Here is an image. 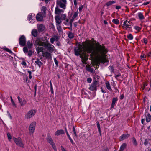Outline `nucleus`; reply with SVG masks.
<instances>
[{
  "label": "nucleus",
  "instance_id": "1",
  "mask_svg": "<svg viewBox=\"0 0 151 151\" xmlns=\"http://www.w3.org/2000/svg\"><path fill=\"white\" fill-rule=\"evenodd\" d=\"M74 51L75 55H80L83 63L85 64H86V62L88 59L87 54L91 53V57L95 62L93 64L97 65L100 62H106V54L108 52L105 47L97 44L94 47L92 43L87 41L79 44L78 47L74 49Z\"/></svg>",
  "mask_w": 151,
  "mask_h": 151
},
{
  "label": "nucleus",
  "instance_id": "2",
  "mask_svg": "<svg viewBox=\"0 0 151 151\" xmlns=\"http://www.w3.org/2000/svg\"><path fill=\"white\" fill-rule=\"evenodd\" d=\"M35 45L36 47V50L37 54L40 52L43 53L44 49L41 46H43L46 49L50 52H52L55 50L54 46L49 42L47 40L44 42H42L40 38H37L35 42Z\"/></svg>",
  "mask_w": 151,
  "mask_h": 151
},
{
  "label": "nucleus",
  "instance_id": "3",
  "mask_svg": "<svg viewBox=\"0 0 151 151\" xmlns=\"http://www.w3.org/2000/svg\"><path fill=\"white\" fill-rule=\"evenodd\" d=\"M56 4L60 8L65 9L67 4L66 0H57Z\"/></svg>",
  "mask_w": 151,
  "mask_h": 151
},
{
  "label": "nucleus",
  "instance_id": "4",
  "mask_svg": "<svg viewBox=\"0 0 151 151\" xmlns=\"http://www.w3.org/2000/svg\"><path fill=\"white\" fill-rule=\"evenodd\" d=\"M37 111L35 109H31L28 111L25 116L26 119H29L34 116L36 113Z\"/></svg>",
  "mask_w": 151,
  "mask_h": 151
},
{
  "label": "nucleus",
  "instance_id": "5",
  "mask_svg": "<svg viewBox=\"0 0 151 151\" xmlns=\"http://www.w3.org/2000/svg\"><path fill=\"white\" fill-rule=\"evenodd\" d=\"M13 139L17 145H18L23 148H24V145L22 142L21 138L19 137L17 138L14 137L13 138Z\"/></svg>",
  "mask_w": 151,
  "mask_h": 151
},
{
  "label": "nucleus",
  "instance_id": "6",
  "mask_svg": "<svg viewBox=\"0 0 151 151\" xmlns=\"http://www.w3.org/2000/svg\"><path fill=\"white\" fill-rule=\"evenodd\" d=\"M132 22L130 21L126 20L123 24L122 27L125 30H127L131 28Z\"/></svg>",
  "mask_w": 151,
  "mask_h": 151
},
{
  "label": "nucleus",
  "instance_id": "7",
  "mask_svg": "<svg viewBox=\"0 0 151 151\" xmlns=\"http://www.w3.org/2000/svg\"><path fill=\"white\" fill-rule=\"evenodd\" d=\"M35 126L36 123L35 122L30 124L29 128V133L30 135H32L34 133Z\"/></svg>",
  "mask_w": 151,
  "mask_h": 151
},
{
  "label": "nucleus",
  "instance_id": "8",
  "mask_svg": "<svg viewBox=\"0 0 151 151\" xmlns=\"http://www.w3.org/2000/svg\"><path fill=\"white\" fill-rule=\"evenodd\" d=\"M47 142L50 144L52 146L54 150L56 151L57 149L56 147L54 144V143L52 139L51 138V137L50 135H48L47 137Z\"/></svg>",
  "mask_w": 151,
  "mask_h": 151
},
{
  "label": "nucleus",
  "instance_id": "9",
  "mask_svg": "<svg viewBox=\"0 0 151 151\" xmlns=\"http://www.w3.org/2000/svg\"><path fill=\"white\" fill-rule=\"evenodd\" d=\"M26 39L25 36L23 35L21 36L19 40V45L22 46H24L26 44Z\"/></svg>",
  "mask_w": 151,
  "mask_h": 151
},
{
  "label": "nucleus",
  "instance_id": "10",
  "mask_svg": "<svg viewBox=\"0 0 151 151\" xmlns=\"http://www.w3.org/2000/svg\"><path fill=\"white\" fill-rule=\"evenodd\" d=\"M35 14L33 13L29 14L28 15V19L30 21V23H33L35 22Z\"/></svg>",
  "mask_w": 151,
  "mask_h": 151
},
{
  "label": "nucleus",
  "instance_id": "11",
  "mask_svg": "<svg viewBox=\"0 0 151 151\" xmlns=\"http://www.w3.org/2000/svg\"><path fill=\"white\" fill-rule=\"evenodd\" d=\"M97 85V82L96 81L93 82L89 88V89L91 91H96Z\"/></svg>",
  "mask_w": 151,
  "mask_h": 151
},
{
  "label": "nucleus",
  "instance_id": "12",
  "mask_svg": "<svg viewBox=\"0 0 151 151\" xmlns=\"http://www.w3.org/2000/svg\"><path fill=\"white\" fill-rule=\"evenodd\" d=\"M63 12L64 11L62 9L59 8L58 6H57L55 8V12L56 14H59Z\"/></svg>",
  "mask_w": 151,
  "mask_h": 151
},
{
  "label": "nucleus",
  "instance_id": "13",
  "mask_svg": "<svg viewBox=\"0 0 151 151\" xmlns=\"http://www.w3.org/2000/svg\"><path fill=\"white\" fill-rule=\"evenodd\" d=\"M55 19L56 20V24H61L62 21L59 16H55Z\"/></svg>",
  "mask_w": 151,
  "mask_h": 151
},
{
  "label": "nucleus",
  "instance_id": "14",
  "mask_svg": "<svg viewBox=\"0 0 151 151\" xmlns=\"http://www.w3.org/2000/svg\"><path fill=\"white\" fill-rule=\"evenodd\" d=\"M37 27L38 31L39 32L43 31L45 29V27L42 24L37 25Z\"/></svg>",
  "mask_w": 151,
  "mask_h": 151
},
{
  "label": "nucleus",
  "instance_id": "15",
  "mask_svg": "<svg viewBox=\"0 0 151 151\" xmlns=\"http://www.w3.org/2000/svg\"><path fill=\"white\" fill-rule=\"evenodd\" d=\"M129 136V135L128 134H124L120 137V140L121 141L124 140L127 138Z\"/></svg>",
  "mask_w": 151,
  "mask_h": 151
},
{
  "label": "nucleus",
  "instance_id": "16",
  "mask_svg": "<svg viewBox=\"0 0 151 151\" xmlns=\"http://www.w3.org/2000/svg\"><path fill=\"white\" fill-rule=\"evenodd\" d=\"M36 18L37 20L39 21H42L43 19V17L42 15L40 13H39L37 14Z\"/></svg>",
  "mask_w": 151,
  "mask_h": 151
},
{
  "label": "nucleus",
  "instance_id": "17",
  "mask_svg": "<svg viewBox=\"0 0 151 151\" xmlns=\"http://www.w3.org/2000/svg\"><path fill=\"white\" fill-rule=\"evenodd\" d=\"M64 133V132L63 130L60 129L58 130L55 133V135L56 136H59L60 134H63Z\"/></svg>",
  "mask_w": 151,
  "mask_h": 151
},
{
  "label": "nucleus",
  "instance_id": "18",
  "mask_svg": "<svg viewBox=\"0 0 151 151\" xmlns=\"http://www.w3.org/2000/svg\"><path fill=\"white\" fill-rule=\"evenodd\" d=\"M17 98L21 106H23L26 104V102L25 100H22L19 96H18Z\"/></svg>",
  "mask_w": 151,
  "mask_h": 151
},
{
  "label": "nucleus",
  "instance_id": "19",
  "mask_svg": "<svg viewBox=\"0 0 151 151\" xmlns=\"http://www.w3.org/2000/svg\"><path fill=\"white\" fill-rule=\"evenodd\" d=\"M43 56L46 57L47 58L50 59L51 58V54L47 52H44L43 53Z\"/></svg>",
  "mask_w": 151,
  "mask_h": 151
},
{
  "label": "nucleus",
  "instance_id": "20",
  "mask_svg": "<svg viewBox=\"0 0 151 151\" xmlns=\"http://www.w3.org/2000/svg\"><path fill=\"white\" fill-rule=\"evenodd\" d=\"M78 11L76 12L74 14L72 19H71V22H73L75 19L78 17Z\"/></svg>",
  "mask_w": 151,
  "mask_h": 151
},
{
  "label": "nucleus",
  "instance_id": "21",
  "mask_svg": "<svg viewBox=\"0 0 151 151\" xmlns=\"http://www.w3.org/2000/svg\"><path fill=\"white\" fill-rule=\"evenodd\" d=\"M72 22H71V20H70V21H69V20L68 19H66V20H65L64 22L63 23L64 24H65L66 25H70V26L72 27Z\"/></svg>",
  "mask_w": 151,
  "mask_h": 151
},
{
  "label": "nucleus",
  "instance_id": "22",
  "mask_svg": "<svg viewBox=\"0 0 151 151\" xmlns=\"http://www.w3.org/2000/svg\"><path fill=\"white\" fill-rule=\"evenodd\" d=\"M106 86L107 88L109 91L112 90L110 85L109 82L107 81L105 83Z\"/></svg>",
  "mask_w": 151,
  "mask_h": 151
},
{
  "label": "nucleus",
  "instance_id": "23",
  "mask_svg": "<svg viewBox=\"0 0 151 151\" xmlns=\"http://www.w3.org/2000/svg\"><path fill=\"white\" fill-rule=\"evenodd\" d=\"M146 121L147 122H149L151 120V115L150 114L148 113L146 115Z\"/></svg>",
  "mask_w": 151,
  "mask_h": 151
},
{
  "label": "nucleus",
  "instance_id": "24",
  "mask_svg": "<svg viewBox=\"0 0 151 151\" xmlns=\"http://www.w3.org/2000/svg\"><path fill=\"white\" fill-rule=\"evenodd\" d=\"M126 144L125 143H124L122 144L120 147L119 149L120 151H123L126 147Z\"/></svg>",
  "mask_w": 151,
  "mask_h": 151
},
{
  "label": "nucleus",
  "instance_id": "25",
  "mask_svg": "<svg viewBox=\"0 0 151 151\" xmlns=\"http://www.w3.org/2000/svg\"><path fill=\"white\" fill-rule=\"evenodd\" d=\"M27 45L28 48L29 49L32 48L33 46V44L31 41H28L27 42Z\"/></svg>",
  "mask_w": 151,
  "mask_h": 151
},
{
  "label": "nucleus",
  "instance_id": "26",
  "mask_svg": "<svg viewBox=\"0 0 151 151\" xmlns=\"http://www.w3.org/2000/svg\"><path fill=\"white\" fill-rule=\"evenodd\" d=\"M31 34L32 36L34 37H36L37 34V30L35 29H33L31 32Z\"/></svg>",
  "mask_w": 151,
  "mask_h": 151
},
{
  "label": "nucleus",
  "instance_id": "27",
  "mask_svg": "<svg viewBox=\"0 0 151 151\" xmlns=\"http://www.w3.org/2000/svg\"><path fill=\"white\" fill-rule=\"evenodd\" d=\"M86 69L87 71H88L91 72H92L93 70V69L91 68L90 66V65H86Z\"/></svg>",
  "mask_w": 151,
  "mask_h": 151
},
{
  "label": "nucleus",
  "instance_id": "28",
  "mask_svg": "<svg viewBox=\"0 0 151 151\" xmlns=\"http://www.w3.org/2000/svg\"><path fill=\"white\" fill-rule=\"evenodd\" d=\"M35 63L39 67H40L43 64V63L41 62L40 60H37L35 61Z\"/></svg>",
  "mask_w": 151,
  "mask_h": 151
},
{
  "label": "nucleus",
  "instance_id": "29",
  "mask_svg": "<svg viewBox=\"0 0 151 151\" xmlns=\"http://www.w3.org/2000/svg\"><path fill=\"white\" fill-rule=\"evenodd\" d=\"M115 1H108L106 3V5L107 6H110L112 4H113L115 3Z\"/></svg>",
  "mask_w": 151,
  "mask_h": 151
},
{
  "label": "nucleus",
  "instance_id": "30",
  "mask_svg": "<svg viewBox=\"0 0 151 151\" xmlns=\"http://www.w3.org/2000/svg\"><path fill=\"white\" fill-rule=\"evenodd\" d=\"M138 15V17L140 20H143L144 19V16L142 13H139Z\"/></svg>",
  "mask_w": 151,
  "mask_h": 151
},
{
  "label": "nucleus",
  "instance_id": "31",
  "mask_svg": "<svg viewBox=\"0 0 151 151\" xmlns=\"http://www.w3.org/2000/svg\"><path fill=\"white\" fill-rule=\"evenodd\" d=\"M61 24H56V27L57 30L60 32H61L62 31L61 26Z\"/></svg>",
  "mask_w": 151,
  "mask_h": 151
},
{
  "label": "nucleus",
  "instance_id": "32",
  "mask_svg": "<svg viewBox=\"0 0 151 151\" xmlns=\"http://www.w3.org/2000/svg\"><path fill=\"white\" fill-rule=\"evenodd\" d=\"M66 133L68 137V138H69V140H70V142H71V143L72 144H73L74 143V142L73 141V140H72V139H71V137H70L68 132L67 131H66Z\"/></svg>",
  "mask_w": 151,
  "mask_h": 151
},
{
  "label": "nucleus",
  "instance_id": "33",
  "mask_svg": "<svg viewBox=\"0 0 151 151\" xmlns=\"http://www.w3.org/2000/svg\"><path fill=\"white\" fill-rule=\"evenodd\" d=\"M112 22L116 24H118L119 23V21L117 19H114L112 20Z\"/></svg>",
  "mask_w": 151,
  "mask_h": 151
},
{
  "label": "nucleus",
  "instance_id": "34",
  "mask_svg": "<svg viewBox=\"0 0 151 151\" xmlns=\"http://www.w3.org/2000/svg\"><path fill=\"white\" fill-rule=\"evenodd\" d=\"M68 36L70 38H73L74 37L73 34L71 32H69L68 34Z\"/></svg>",
  "mask_w": 151,
  "mask_h": 151
},
{
  "label": "nucleus",
  "instance_id": "35",
  "mask_svg": "<svg viewBox=\"0 0 151 151\" xmlns=\"http://www.w3.org/2000/svg\"><path fill=\"white\" fill-rule=\"evenodd\" d=\"M127 37L129 40H132L133 39V36L131 34H129L127 36Z\"/></svg>",
  "mask_w": 151,
  "mask_h": 151
},
{
  "label": "nucleus",
  "instance_id": "36",
  "mask_svg": "<svg viewBox=\"0 0 151 151\" xmlns=\"http://www.w3.org/2000/svg\"><path fill=\"white\" fill-rule=\"evenodd\" d=\"M66 18V15L65 14H63L61 15V18L62 19L65 20Z\"/></svg>",
  "mask_w": 151,
  "mask_h": 151
},
{
  "label": "nucleus",
  "instance_id": "37",
  "mask_svg": "<svg viewBox=\"0 0 151 151\" xmlns=\"http://www.w3.org/2000/svg\"><path fill=\"white\" fill-rule=\"evenodd\" d=\"M150 139H146L145 140V142H144V144L145 145H146L147 144H150V143L149 142Z\"/></svg>",
  "mask_w": 151,
  "mask_h": 151
},
{
  "label": "nucleus",
  "instance_id": "38",
  "mask_svg": "<svg viewBox=\"0 0 151 151\" xmlns=\"http://www.w3.org/2000/svg\"><path fill=\"white\" fill-rule=\"evenodd\" d=\"M23 51L25 53H27L28 52V48L27 47H24L23 49Z\"/></svg>",
  "mask_w": 151,
  "mask_h": 151
},
{
  "label": "nucleus",
  "instance_id": "39",
  "mask_svg": "<svg viewBox=\"0 0 151 151\" xmlns=\"http://www.w3.org/2000/svg\"><path fill=\"white\" fill-rule=\"evenodd\" d=\"M56 40V37H53L50 38V42L53 44L54 43V41Z\"/></svg>",
  "mask_w": 151,
  "mask_h": 151
},
{
  "label": "nucleus",
  "instance_id": "40",
  "mask_svg": "<svg viewBox=\"0 0 151 151\" xmlns=\"http://www.w3.org/2000/svg\"><path fill=\"white\" fill-rule=\"evenodd\" d=\"M73 137L74 138L77 136L76 133V132L74 127H73Z\"/></svg>",
  "mask_w": 151,
  "mask_h": 151
},
{
  "label": "nucleus",
  "instance_id": "41",
  "mask_svg": "<svg viewBox=\"0 0 151 151\" xmlns=\"http://www.w3.org/2000/svg\"><path fill=\"white\" fill-rule=\"evenodd\" d=\"M97 125L99 132L101 133V128L100 126L99 122L97 123Z\"/></svg>",
  "mask_w": 151,
  "mask_h": 151
},
{
  "label": "nucleus",
  "instance_id": "42",
  "mask_svg": "<svg viewBox=\"0 0 151 151\" xmlns=\"http://www.w3.org/2000/svg\"><path fill=\"white\" fill-rule=\"evenodd\" d=\"M7 137L9 141H10L12 139V137L9 133H8L7 134Z\"/></svg>",
  "mask_w": 151,
  "mask_h": 151
},
{
  "label": "nucleus",
  "instance_id": "43",
  "mask_svg": "<svg viewBox=\"0 0 151 151\" xmlns=\"http://www.w3.org/2000/svg\"><path fill=\"white\" fill-rule=\"evenodd\" d=\"M132 141L134 144L135 145H137L136 139L134 137H133Z\"/></svg>",
  "mask_w": 151,
  "mask_h": 151
},
{
  "label": "nucleus",
  "instance_id": "44",
  "mask_svg": "<svg viewBox=\"0 0 151 151\" xmlns=\"http://www.w3.org/2000/svg\"><path fill=\"white\" fill-rule=\"evenodd\" d=\"M11 102L12 103V104L15 107L16 106V104L15 103L13 99L12 98V97H11Z\"/></svg>",
  "mask_w": 151,
  "mask_h": 151
},
{
  "label": "nucleus",
  "instance_id": "45",
  "mask_svg": "<svg viewBox=\"0 0 151 151\" xmlns=\"http://www.w3.org/2000/svg\"><path fill=\"white\" fill-rule=\"evenodd\" d=\"M28 52V55L30 57L32 55L33 52L32 50H29Z\"/></svg>",
  "mask_w": 151,
  "mask_h": 151
},
{
  "label": "nucleus",
  "instance_id": "46",
  "mask_svg": "<svg viewBox=\"0 0 151 151\" xmlns=\"http://www.w3.org/2000/svg\"><path fill=\"white\" fill-rule=\"evenodd\" d=\"M117 100V98H114L113 99L112 103H115L116 101Z\"/></svg>",
  "mask_w": 151,
  "mask_h": 151
},
{
  "label": "nucleus",
  "instance_id": "47",
  "mask_svg": "<svg viewBox=\"0 0 151 151\" xmlns=\"http://www.w3.org/2000/svg\"><path fill=\"white\" fill-rule=\"evenodd\" d=\"M134 28L136 30H137V31H139L140 29V27H138V26H135L134 27Z\"/></svg>",
  "mask_w": 151,
  "mask_h": 151
},
{
  "label": "nucleus",
  "instance_id": "48",
  "mask_svg": "<svg viewBox=\"0 0 151 151\" xmlns=\"http://www.w3.org/2000/svg\"><path fill=\"white\" fill-rule=\"evenodd\" d=\"M54 62H55L56 65L57 66L58 65V62L57 61L56 58H54Z\"/></svg>",
  "mask_w": 151,
  "mask_h": 151
},
{
  "label": "nucleus",
  "instance_id": "49",
  "mask_svg": "<svg viewBox=\"0 0 151 151\" xmlns=\"http://www.w3.org/2000/svg\"><path fill=\"white\" fill-rule=\"evenodd\" d=\"M5 50H6V51L9 52V53H12V51L10 49H9L8 48H6Z\"/></svg>",
  "mask_w": 151,
  "mask_h": 151
},
{
  "label": "nucleus",
  "instance_id": "50",
  "mask_svg": "<svg viewBox=\"0 0 151 151\" xmlns=\"http://www.w3.org/2000/svg\"><path fill=\"white\" fill-rule=\"evenodd\" d=\"M28 72L29 73V78L31 79L32 78V76H31V72L30 71H29Z\"/></svg>",
  "mask_w": 151,
  "mask_h": 151
},
{
  "label": "nucleus",
  "instance_id": "51",
  "mask_svg": "<svg viewBox=\"0 0 151 151\" xmlns=\"http://www.w3.org/2000/svg\"><path fill=\"white\" fill-rule=\"evenodd\" d=\"M87 81L88 83H90L92 81V79L91 78H88L87 79Z\"/></svg>",
  "mask_w": 151,
  "mask_h": 151
},
{
  "label": "nucleus",
  "instance_id": "52",
  "mask_svg": "<svg viewBox=\"0 0 151 151\" xmlns=\"http://www.w3.org/2000/svg\"><path fill=\"white\" fill-rule=\"evenodd\" d=\"M22 65H24L25 66H26L27 65V64L26 62L24 61H23L22 63Z\"/></svg>",
  "mask_w": 151,
  "mask_h": 151
},
{
  "label": "nucleus",
  "instance_id": "53",
  "mask_svg": "<svg viewBox=\"0 0 151 151\" xmlns=\"http://www.w3.org/2000/svg\"><path fill=\"white\" fill-rule=\"evenodd\" d=\"M60 147L62 151H67L62 146H61Z\"/></svg>",
  "mask_w": 151,
  "mask_h": 151
},
{
  "label": "nucleus",
  "instance_id": "54",
  "mask_svg": "<svg viewBox=\"0 0 151 151\" xmlns=\"http://www.w3.org/2000/svg\"><path fill=\"white\" fill-rule=\"evenodd\" d=\"M143 40H144V43H145L146 44L147 43V40L145 38H144L143 39Z\"/></svg>",
  "mask_w": 151,
  "mask_h": 151
},
{
  "label": "nucleus",
  "instance_id": "55",
  "mask_svg": "<svg viewBox=\"0 0 151 151\" xmlns=\"http://www.w3.org/2000/svg\"><path fill=\"white\" fill-rule=\"evenodd\" d=\"M83 8V6H81L79 8V11H81Z\"/></svg>",
  "mask_w": 151,
  "mask_h": 151
},
{
  "label": "nucleus",
  "instance_id": "56",
  "mask_svg": "<svg viewBox=\"0 0 151 151\" xmlns=\"http://www.w3.org/2000/svg\"><path fill=\"white\" fill-rule=\"evenodd\" d=\"M42 9L43 10L44 12L46 11V9L45 7L43 6L42 7Z\"/></svg>",
  "mask_w": 151,
  "mask_h": 151
},
{
  "label": "nucleus",
  "instance_id": "57",
  "mask_svg": "<svg viewBox=\"0 0 151 151\" xmlns=\"http://www.w3.org/2000/svg\"><path fill=\"white\" fill-rule=\"evenodd\" d=\"M146 57V56L145 55H143L141 56V58L142 59L144 58H145Z\"/></svg>",
  "mask_w": 151,
  "mask_h": 151
},
{
  "label": "nucleus",
  "instance_id": "58",
  "mask_svg": "<svg viewBox=\"0 0 151 151\" xmlns=\"http://www.w3.org/2000/svg\"><path fill=\"white\" fill-rule=\"evenodd\" d=\"M120 8H121V6H116V8L117 9H120Z\"/></svg>",
  "mask_w": 151,
  "mask_h": 151
},
{
  "label": "nucleus",
  "instance_id": "59",
  "mask_svg": "<svg viewBox=\"0 0 151 151\" xmlns=\"http://www.w3.org/2000/svg\"><path fill=\"white\" fill-rule=\"evenodd\" d=\"M120 75H120V74H118V75H115V78L116 79H117V78L118 77H119V76H120Z\"/></svg>",
  "mask_w": 151,
  "mask_h": 151
},
{
  "label": "nucleus",
  "instance_id": "60",
  "mask_svg": "<svg viewBox=\"0 0 151 151\" xmlns=\"http://www.w3.org/2000/svg\"><path fill=\"white\" fill-rule=\"evenodd\" d=\"M50 89L53 88L52 85V84L51 83V81H50Z\"/></svg>",
  "mask_w": 151,
  "mask_h": 151
},
{
  "label": "nucleus",
  "instance_id": "61",
  "mask_svg": "<svg viewBox=\"0 0 151 151\" xmlns=\"http://www.w3.org/2000/svg\"><path fill=\"white\" fill-rule=\"evenodd\" d=\"M149 3V2H146V3H143V4L144 5H147Z\"/></svg>",
  "mask_w": 151,
  "mask_h": 151
},
{
  "label": "nucleus",
  "instance_id": "62",
  "mask_svg": "<svg viewBox=\"0 0 151 151\" xmlns=\"http://www.w3.org/2000/svg\"><path fill=\"white\" fill-rule=\"evenodd\" d=\"M115 104V103H112L111 105V107L112 108L114 106Z\"/></svg>",
  "mask_w": 151,
  "mask_h": 151
},
{
  "label": "nucleus",
  "instance_id": "63",
  "mask_svg": "<svg viewBox=\"0 0 151 151\" xmlns=\"http://www.w3.org/2000/svg\"><path fill=\"white\" fill-rule=\"evenodd\" d=\"M77 25V22H75L74 24V27H76Z\"/></svg>",
  "mask_w": 151,
  "mask_h": 151
},
{
  "label": "nucleus",
  "instance_id": "64",
  "mask_svg": "<svg viewBox=\"0 0 151 151\" xmlns=\"http://www.w3.org/2000/svg\"><path fill=\"white\" fill-rule=\"evenodd\" d=\"M104 22L105 24H108L107 22L105 20L104 21Z\"/></svg>",
  "mask_w": 151,
  "mask_h": 151
}]
</instances>
